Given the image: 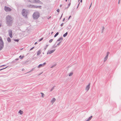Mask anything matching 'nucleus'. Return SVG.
<instances>
[{
	"instance_id": "1",
	"label": "nucleus",
	"mask_w": 121,
	"mask_h": 121,
	"mask_svg": "<svg viewBox=\"0 0 121 121\" xmlns=\"http://www.w3.org/2000/svg\"><path fill=\"white\" fill-rule=\"evenodd\" d=\"M13 19L12 17L9 15H8L6 17V23L8 26H11L13 23Z\"/></svg>"
},
{
	"instance_id": "2",
	"label": "nucleus",
	"mask_w": 121,
	"mask_h": 121,
	"mask_svg": "<svg viewBox=\"0 0 121 121\" xmlns=\"http://www.w3.org/2000/svg\"><path fill=\"white\" fill-rule=\"evenodd\" d=\"M30 13L29 10L27 9H23L22 10V16L25 18H28L27 15Z\"/></svg>"
},
{
	"instance_id": "3",
	"label": "nucleus",
	"mask_w": 121,
	"mask_h": 121,
	"mask_svg": "<svg viewBox=\"0 0 121 121\" xmlns=\"http://www.w3.org/2000/svg\"><path fill=\"white\" fill-rule=\"evenodd\" d=\"M40 13L38 11L34 12L32 15V17L34 20L37 19L40 17Z\"/></svg>"
},
{
	"instance_id": "4",
	"label": "nucleus",
	"mask_w": 121,
	"mask_h": 121,
	"mask_svg": "<svg viewBox=\"0 0 121 121\" xmlns=\"http://www.w3.org/2000/svg\"><path fill=\"white\" fill-rule=\"evenodd\" d=\"M4 9L5 11L7 12H10L12 10L10 8L6 6H5Z\"/></svg>"
},
{
	"instance_id": "5",
	"label": "nucleus",
	"mask_w": 121,
	"mask_h": 121,
	"mask_svg": "<svg viewBox=\"0 0 121 121\" xmlns=\"http://www.w3.org/2000/svg\"><path fill=\"white\" fill-rule=\"evenodd\" d=\"M4 43L3 41L0 42V51L4 48Z\"/></svg>"
},
{
	"instance_id": "6",
	"label": "nucleus",
	"mask_w": 121,
	"mask_h": 121,
	"mask_svg": "<svg viewBox=\"0 0 121 121\" xmlns=\"http://www.w3.org/2000/svg\"><path fill=\"white\" fill-rule=\"evenodd\" d=\"M12 31L11 30H9L8 31L9 32V34L10 37L11 38H12L13 37L12 36Z\"/></svg>"
},
{
	"instance_id": "7",
	"label": "nucleus",
	"mask_w": 121,
	"mask_h": 121,
	"mask_svg": "<svg viewBox=\"0 0 121 121\" xmlns=\"http://www.w3.org/2000/svg\"><path fill=\"white\" fill-rule=\"evenodd\" d=\"M55 50V49H54L52 50H51L50 51H49V50H48V51L47 52V54H51L52 53H53V52H54Z\"/></svg>"
},
{
	"instance_id": "8",
	"label": "nucleus",
	"mask_w": 121,
	"mask_h": 121,
	"mask_svg": "<svg viewBox=\"0 0 121 121\" xmlns=\"http://www.w3.org/2000/svg\"><path fill=\"white\" fill-rule=\"evenodd\" d=\"M46 64V62L44 63L43 64H40L38 66V67L39 68H40L42 67H43Z\"/></svg>"
},
{
	"instance_id": "9",
	"label": "nucleus",
	"mask_w": 121,
	"mask_h": 121,
	"mask_svg": "<svg viewBox=\"0 0 121 121\" xmlns=\"http://www.w3.org/2000/svg\"><path fill=\"white\" fill-rule=\"evenodd\" d=\"M90 83H89L88 84V85L86 86L85 89L87 91H88L90 87Z\"/></svg>"
},
{
	"instance_id": "10",
	"label": "nucleus",
	"mask_w": 121,
	"mask_h": 121,
	"mask_svg": "<svg viewBox=\"0 0 121 121\" xmlns=\"http://www.w3.org/2000/svg\"><path fill=\"white\" fill-rule=\"evenodd\" d=\"M71 26L70 25H68L66 29L67 30H69L71 29Z\"/></svg>"
},
{
	"instance_id": "11",
	"label": "nucleus",
	"mask_w": 121,
	"mask_h": 121,
	"mask_svg": "<svg viewBox=\"0 0 121 121\" xmlns=\"http://www.w3.org/2000/svg\"><path fill=\"white\" fill-rule=\"evenodd\" d=\"M63 38L62 37H61L58 39L57 40V41H60V40H62Z\"/></svg>"
},
{
	"instance_id": "12",
	"label": "nucleus",
	"mask_w": 121,
	"mask_h": 121,
	"mask_svg": "<svg viewBox=\"0 0 121 121\" xmlns=\"http://www.w3.org/2000/svg\"><path fill=\"white\" fill-rule=\"evenodd\" d=\"M41 53V50H39L37 52V55L39 56V55Z\"/></svg>"
},
{
	"instance_id": "13",
	"label": "nucleus",
	"mask_w": 121,
	"mask_h": 121,
	"mask_svg": "<svg viewBox=\"0 0 121 121\" xmlns=\"http://www.w3.org/2000/svg\"><path fill=\"white\" fill-rule=\"evenodd\" d=\"M68 34V32H66L63 35V37H66L67 35Z\"/></svg>"
},
{
	"instance_id": "14",
	"label": "nucleus",
	"mask_w": 121,
	"mask_h": 121,
	"mask_svg": "<svg viewBox=\"0 0 121 121\" xmlns=\"http://www.w3.org/2000/svg\"><path fill=\"white\" fill-rule=\"evenodd\" d=\"M35 69V68H33L30 71L25 73V74H26V73H29L30 72H32L34 70V69Z\"/></svg>"
},
{
	"instance_id": "15",
	"label": "nucleus",
	"mask_w": 121,
	"mask_h": 121,
	"mask_svg": "<svg viewBox=\"0 0 121 121\" xmlns=\"http://www.w3.org/2000/svg\"><path fill=\"white\" fill-rule=\"evenodd\" d=\"M56 100V99L54 98H52V99L51 100V102H54Z\"/></svg>"
},
{
	"instance_id": "16",
	"label": "nucleus",
	"mask_w": 121,
	"mask_h": 121,
	"mask_svg": "<svg viewBox=\"0 0 121 121\" xmlns=\"http://www.w3.org/2000/svg\"><path fill=\"white\" fill-rule=\"evenodd\" d=\"M56 64H53V65H52L51 66L50 68H52L53 67H54L56 66Z\"/></svg>"
},
{
	"instance_id": "17",
	"label": "nucleus",
	"mask_w": 121,
	"mask_h": 121,
	"mask_svg": "<svg viewBox=\"0 0 121 121\" xmlns=\"http://www.w3.org/2000/svg\"><path fill=\"white\" fill-rule=\"evenodd\" d=\"M19 59L18 58H16V59H15L14 60H13L12 62L13 63H14L16 62Z\"/></svg>"
},
{
	"instance_id": "18",
	"label": "nucleus",
	"mask_w": 121,
	"mask_h": 121,
	"mask_svg": "<svg viewBox=\"0 0 121 121\" xmlns=\"http://www.w3.org/2000/svg\"><path fill=\"white\" fill-rule=\"evenodd\" d=\"M7 40L9 42H11V39L9 37L8 38Z\"/></svg>"
},
{
	"instance_id": "19",
	"label": "nucleus",
	"mask_w": 121,
	"mask_h": 121,
	"mask_svg": "<svg viewBox=\"0 0 121 121\" xmlns=\"http://www.w3.org/2000/svg\"><path fill=\"white\" fill-rule=\"evenodd\" d=\"M108 57H107L106 56H105V57L104 58V62L105 61L107 60V59H108Z\"/></svg>"
},
{
	"instance_id": "20",
	"label": "nucleus",
	"mask_w": 121,
	"mask_h": 121,
	"mask_svg": "<svg viewBox=\"0 0 121 121\" xmlns=\"http://www.w3.org/2000/svg\"><path fill=\"white\" fill-rule=\"evenodd\" d=\"M28 2L31 3H34V0H27Z\"/></svg>"
},
{
	"instance_id": "21",
	"label": "nucleus",
	"mask_w": 121,
	"mask_h": 121,
	"mask_svg": "<svg viewBox=\"0 0 121 121\" xmlns=\"http://www.w3.org/2000/svg\"><path fill=\"white\" fill-rule=\"evenodd\" d=\"M42 7L41 6H36L35 5V8H41Z\"/></svg>"
},
{
	"instance_id": "22",
	"label": "nucleus",
	"mask_w": 121,
	"mask_h": 121,
	"mask_svg": "<svg viewBox=\"0 0 121 121\" xmlns=\"http://www.w3.org/2000/svg\"><path fill=\"white\" fill-rule=\"evenodd\" d=\"M59 34V32H57L56 34L55 35H54V37H55L56 36H57Z\"/></svg>"
},
{
	"instance_id": "23",
	"label": "nucleus",
	"mask_w": 121,
	"mask_h": 121,
	"mask_svg": "<svg viewBox=\"0 0 121 121\" xmlns=\"http://www.w3.org/2000/svg\"><path fill=\"white\" fill-rule=\"evenodd\" d=\"M40 94H41V97H43L44 96V93L42 92H41Z\"/></svg>"
},
{
	"instance_id": "24",
	"label": "nucleus",
	"mask_w": 121,
	"mask_h": 121,
	"mask_svg": "<svg viewBox=\"0 0 121 121\" xmlns=\"http://www.w3.org/2000/svg\"><path fill=\"white\" fill-rule=\"evenodd\" d=\"M73 74V73L72 72H70L69 73V76H71Z\"/></svg>"
},
{
	"instance_id": "25",
	"label": "nucleus",
	"mask_w": 121,
	"mask_h": 121,
	"mask_svg": "<svg viewBox=\"0 0 121 121\" xmlns=\"http://www.w3.org/2000/svg\"><path fill=\"white\" fill-rule=\"evenodd\" d=\"M49 46L48 44H47L45 46V47L44 48V50L45 51L46 49V48H47V47L48 46Z\"/></svg>"
},
{
	"instance_id": "26",
	"label": "nucleus",
	"mask_w": 121,
	"mask_h": 121,
	"mask_svg": "<svg viewBox=\"0 0 121 121\" xmlns=\"http://www.w3.org/2000/svg\"><path fill=\"white\" fill-rule=\"evenodd\" d=\"M19 113L21 114H22L23 113V112L21 110H20L19 111Z\"/></svg>"
},
{
	"instance_id": "27",
	"label": "nucleus",
	"mask_w": 121,
	"mask_h": 121,
	"mask_svg": "<svg viewBox=\"0 0 121 121\" xmlns=\"http://www.w3.org/2000/svg\"><path fill=\"white\" fill-rule=\"evenodd\" d=\"M24 57V56H22L21 55H20L19 56V58H20V59H23V57Z\"/></svg>"
},
{
	"instance_id": "28",
	"label": "nucleus",
	"mask_w": 121,
	"mask_h": 121,
	"mask_svg": "<svg viewBox=\"0 0 121 121\" xmlns=\"http://www.w3.org/2000/svg\"><path fill=\"white\" fill-rule=\"evenodd\" d=\"M13 40L14 41L17 42H18L19 40V39H14Z\"/></svg>"
},
{
	"instance_id": "29",
	"label": "nucleus",
	"mask_w": 121,
	"mask_h": 121,
	"mask_svg": "<svg viewBox=\"0 0 121 121\" xmlns=\"http://www.w3.org/2000/svg\"><path fill=\"white\" fill-rule=\"evenodd\" d=\"M55 44L52 46V48H55L57 47V46L56 45L55 46Z\"/></svg>"
},
{
	"instance_id": "30",
	"label": "nucleus",
	"mask_w": 121,
	"mask_h": 121,
	"mask_svg": "<svg viewBox=\"0 0 121 121\" xmlns=\"http://www.w3.org/2000/svg\"><path fill=\"white\" fill-rule=\"evenodd\" d=\"M54 86L53 87H52L50 89V91H52L54 89Z\"/></svg>"
},
{
	"instance_id": "31",
	"label": "nucleus",
	"mask_w": 121,
	"mask_h": 121,
	"mask_svg": "<svg viewBox=\"0 0 121 121\" xmlns=\"http://www.w3.org/2000/svg\"><path fill=\"white\" fill-rule=\"evenodd\" d=\"M43 38H41V39H39L38 40V42H39L41 41H42L43 40Z\"/></svg>"
},
{
	"instance_id": "32",
	"label": "nucleus",
	"mask_w": 121,
	"mask_h": 121,
	"mask_svg": "<svg viewBox=\"0 0 121 121\" xmlns=\"http://www.w3.org/2000/svg\"><path fill=\"white\" fill-rule=\"evenodd\" d=\"M109 54V52H107V55L106 56L108 57Z\"/></svg>"
},
{
	"instance_id": "33",
	"label": "nucleus",
	"mask_w": 121,
	"mask_h": 121,
	"mask_svg": "<svg viewBox=\"0 0 121 121\" xmlns=\"http://www.w3.org/2000/svg\"><path fill=\"white\" fill-rule=\"evenodd\" d=\"M109 54V52H107V55L106 56L108 57Z\"/></svg>"
},
{
	"instance_id": "34",
	"label": "nucleus",
	"mask_w": 121,
	"mask_h": 121,
	"mask_svg": "<svg viewBox=\"0 0 121 121\" xmlns=\"http://www.w3.org/2000/svg\"><path fill=\"white\" fill-rule=\"evenodd\" d=\"M53 39H50L49 41V42L50 43H51L53 41Z\"/></svg>"
},
{
	"instance_id": "35",
	"label": "nucleus",
	"mask_w": 121,
	"mask_h": 121,
	"mask_svg": "<svg viewBox=\"0 0 121 121\" xmlns=\"http://www.w3.org/2000/svg\"><path fill=\"white\" fill-rule=\"evenodd\" d=\"M61 42H59L58 43V44H57V45H56V46H59L60 45V43H61Z\"/></svg>"
},
{
	"instance_id": "36",
	"label": "nucleus",
	"mask_w": 121,
	"mask_h": 121,
	"mask_svg": "<svg viewBox=\"0 0 121 121\" xmlns=\"http://www.w3.org/2000/svg\"><path fill=\"white\" fill-rule=\"evenodd\" d=\"M8 67V66H7L5 68H2V69H0V71H1V70H3L4 69H6L7 68V67Z\"/></svg>"
},
{
	"instance_id": "37",
	"label": "nucleus",
	"mask_w": 121,
	"mask_h": 121,
	"mask_svg": "<svg viewBox=\"0 0 121 121\" xmlns=\"http://www.w3.org/2000/svg\"><path fill=\"white\" fill-rule=\"evenodd\" d=\"M38 3H39L40 4H43V3L42 2L40 1L39 0V1Z\"/></svg>"
},
{
	"instance_id": "38",
	"label": "nucleus",
	"mask_w": 121,
	"mask_h": 121,
	"mask_svg": "<svg viewBox=\"0 0 121 121\" xmlns=\"http://www.w3.org/2000/svg\"><path fill=\"white\" fill-rule=\"evenodd\" d=\"M32 5H31V4H30V5L28 7L29 8H32Z\"/></svg>"
},
{
	"instance_id": "39",
	"label": "nucleus",
	"mask_w": 121,
	"mask_h": 121,
	"mask_svg": "<svg viewBox=\"0 0 121 121\" xmlns=\"http://www.w3.org/2000/svg\"><path fill=\"white\" fill-rule=\"evenodd\" d=\"M71 3H69V4L68 5V6L67 7V8H68L70 6V4H71Z\"/></svg>"
},
{
	"instance_id": "40",
	"label": "nucleus",
	"mask_w": 121,
	"mask_h": 121,
	"mask_svg": "<svg viewBox=\"0 0 121 121\" xmlns=\"http://www.w3.org/2000/svg\"><path fill=\"white\" fill-rule=\"evenodd\" d=\"M34 48H35L34 47H32L30 49V51H31V50H33Z\"/></svg>"
},
{
	"instance_id": "41",
	"label": "nucleus",
	"mask_w": 121,
	"mask_h": 121,
	"mask_svg": "<svg viewBox=\"0 0 121 121\" xmlns=\"http://www.w3.org/2000/svg\"><path fill=\"white\" fill-rule=\"evenodd\" d=\"M3 41L2 39L0 36V42Z\"/></svg>"
},
{
	"instance_id": "42",
	"label": "nucleus",
	"mask_w": 121,
	"mask_h": 121,
	"mask_svg": "<svg viewBox=\"0 0 121 121\" xmlns=\"http://www.w3.org/2000/svg\"><path fill=\"white\" fill-rule=\"evenodd\" d=\"M92 117V116H91L90 117H89V118L88 119L89 120H91V119Z\"/></svg>"
},
{
	"instance_id": "43",
	"label": "nucleus",
	"mask_w": 121,
	"mask_h": 121,
	"mask_svg": "<svg viewBox=\"0 0 121 121\" xmlns=\"http://www.w3.org/2000/svg\"><path fill=\"white\" fill-rule=\"evenodd\" d=\"M32 8H35V5H32Z\"/></svg>"
},
{
	"instance_id": "44",
	"label": "nucleus",
	"mask_w": 121,
	"mask_h": 121,
	"mask_svg": "<svg viewBox=\"0 0 121 121\" xmlns=\"http://www.w3.org/2000/svg\"><path fill=\"white\" fill-rule=\"evenodd\" d=\"M92 2L91 3V4H90V6H89V9H90V8L91 7V5H92Z\"/></svg>"
},
{
	"instance_id": "45",
	"label": "nucleus",
	"mask_w": 121,
	"mask_h": 121,
	"mask_svg": "<svg viewBox=\"0 0 121 121\" xmlns=\"http://www.w3.org/2000/svg\"><path fill=\"white\" fill-rule=\"evenodd\" d=\"M56 11L58 13H59L60 12V9H58Z\"/></svg>"
},
{
	"instance_id": "46",
	"label": "nucleus",
	"mask_w": 121,
	"mask_h": 121,
	"mask_svg": "<svg viewBox=\"0 0 121 121\" xmlns=\"http://www.w3.org/2000/svg\"><path fill=\"white\" fill-rule=\"evenodd\" d=\"M63 24H64L63 23H62V24H61L60 25L61 26H63Z\"/></svg>"
},
{
	"instance_id": "47",
	"label": "nucleus",
	"mask_w": 121,
	"mask_h": 121,
	"mask_svg": "<svg viewBox=\"0 0 121 121\" xmlns=\"http://www.w3.org/2000/svg\"><path fill=\"white\" fill-rule=\"evenodd\" d=\"M71 17V16H69V18H68V20H69V19Z\"/></svg>"
},
{
	"instance_id": "48",
	"label": "nucleus",
	"mask_w": 121,
	"mask_h": 121,
	"mask_svg": "<svg viewBox=\"0 0 121 121\" xmlns=\"http://www.w3.org/2000/svg\"><path fill=\"white\" fill-rule=\"evenodd\" d=\"M62 15H63V13L62 14L61 16L60 17V18L59 19L60 20L61 19V18L62 17Z\"/></svg>"
},
{
	"instance_id": "49",
	"label": "nucleus",
	"mask_w": 121,
	"mask_h": 121,
	"mask_svg": "<svg viewBox=\"0 0 121 121\" xmlns=\"http://www.w3.org/2000/svg\"><path fill=\"white\" fill-rule=\"evenodd\" d=\"M104 26H103L102 27V30H104Z\"/></svg>"
},
{
	"instance_id": "50",
	"label": "nucleus",
	"mask_w": 121,
	"mask_h": 121,
	"mask_svg": "<svg viewBox=\"0 0 121 121\" xmlns=\"http://www.w3.org/2000/svg\"><path fill=\"white\" fill-rule=\"evenodd\" d=\"M6 66V65H1V66H0V67H2V66Z\"/></svg>"
},
{
	"instance_id": "51",
	"label": "nucleus",
	"mask_w": 121,
	"mask_h": 121,
	"mask_svg": "<svg viewBox=\"0 0 121 121\" xmlns=\"http://www.w3.org/2000/svg\"><path fill=\"white\" fill-rule=\"evenodd\" d=\"M65 18H63V20L62 21H63V22L64 21H65Z\"/></svg>"
},
{
	"instance_id": "52",
	"label": "nucleus",
	"mask_w": 121,
	"mask_h": 121,
	"mask_svg": "<svg viewBox=\"0 0 121 121\" xmlns=\"http://www.w3.org/2000/svg\"><path fill=\"white\" fill-rule=\"evenodd\" d=\"M25 70V69H22V71H23Z\"/></svg>"
},
{
	"instance_id": "53",
	"label": "nucleus",
	"mask_w": 121,
	"mask_h": 121,
	"mask_svg": "<svg viewBox=\"0 0 121 121\" xmlns=\"http://www.w3.org/2000/svg\"><path fill=\"white\" fill-rule=\"evenodd\" d=\"M71 0H68V2L69 1V3H71Z\"/></svg>"
},
{
	"instance_id": "54",
	"label": "nucleus",
	"mask_w": 121,
	"mask_h": 121,
	"mask_svg": "<svg viewBox=\"0 0 121 121\" xmlns=\"http://www.w3.org/2000/svg\"><path fill=\"white\" fill-rule=\"evenodd\" d=\"M37 43H37V42H35V45H36V44H37Z\"/></svg>"
},
{
	"instance_id": "55",
	"label": "nucleus",
	"mask_w": 121,
	"mask_h": 121,
	"mask_svg": "<svg viewBox=\"0 0 121 121\" xmlns=\"http://www.w3.org/2000/svg\"><path fill=\"white\" fill-rule=\"evenodd\" d=\"M120 0H118V4H120Z\"/></svg>"
},
{
	"instance_id": "56",
	"label": "nucleus",
	"mask_w": 121,
	"mask_h": 121,
	"mask_svg": "<svg viewBox=\"0 0 121 121\" xmlns=\"http://www.w3.org/2000/svg\"><path fill=\"white\" fill-rule=\"evenodd\" d=\"M80 2L81 3H82V0H80Z\"/></svg>"
},
{
	"instance_id": "57",
	"label": "nucleus",
	"mask_w": 121,
	"mask_h": 121,
	"mask_svg": "<svg viewBox=\"0 0 121 121\" xmlns=\"http://www.w3.org/2000/svg\"><path fill=\"white\" fill-rule=\"evenodd\" d=\"M104 31V30H102V33H103Z\"/></svg>"
},
{
	"instance_id": "58",
	"label": "nucleus",
	"mask_w": 121,
	"mask_h": 121,
	"mask_svg": "<svg viewBox=\"0 0 121 121\" xmlns=\"http://www.w3.org/2000/svg\"><path fill=\"white\" fill-rule=\"evenodd\" d=\"M80 4V3L79 2V3L78 4V6L79 5V4Z\"/></svg>"
},
{
	"instance_id": "59",
	"label": "nucleus",
	"mask_w": 121,
	"mask_h": 121,
	"mask_svg": "<svg viewBox=\"0 0 121 121\" xmlns=\"http://www.w3.org/2000/svg\"><path fill=\"white\" fill-rule=\"evenodd\" d=\"M53 33V32H52V33H51V34L52 35V34Z\"/></svg>"
},
{
	"instance_id": "60",
	"label": "nucleus",
	"mask_w": 121,
	"mask_h": 121,
	"mask_svg": "<svg viewBox=\"0 0 121 121\" xmlns=\"http://www.w3.org/2000/svg\"><path fill=\"white\" fill-rule=\"evenodd\" d=\"M58 41H57L56 42V43H55V44H56V43L57 42H58Z\"/></svg>"
},
{
	"instance_id": "61",
	"label": "nucleus",
	"mask_w": 121,
	"mask_h": 121,
	"mask_svg": "<svg viewBox=\"0 0 121 121\" xmlns=\"http://www.w3.org/2000/svg\"><path fill=\"white\" fill-rule=\"evenodd\" d=\"M89 120L88 119L86 121H89Z\"/></svg>"
},
{
	"instance_id": "62",
	"label": "nucleus",
	"mask_w": 121,
	"mask_h": 121,
	"mask_svg": "<svg viewBox=\"0 0 121 121\" xmlns=\"http://www.w3.org/2000/svg\"><path fill=\"white\" fill-rule=\"evenodd\" d=\"M1 26V24H0V27Z\"/></svg>"
},
{
	"instance_id": "63",
	"label": "nucleus",
	"mask_w": 121,
	"mask_h": 121,
	"mask_svg": "<svg viewBox=\"0 0 121 121\" xmlns=\"http://www.w3.org/2000/svg\"><path fill=\"white\" fill-rule=\"evenodd\" d=\"M68 0H65V2H66Z\"/></svg>"
},
{
	"instance_id": "64",
	"label": "nucleus",
	"mask_w": 121,
	"mask_h": 121,
	"mask_svg": "<svg viewBox=\"0 0 121 121\" xmlns=\"http://www.w3.org/2000/svg\"><path fill=\"white\" fill-rule=\"evenodd\" d=\"M60 7H61V6H62V5H60Z\"/></svg>"
}]
</instances>
